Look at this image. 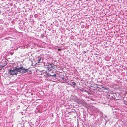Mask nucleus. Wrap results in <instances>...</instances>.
I'll list each match as a JSON object with an SVG mask.
<instances>
[{
	"instance_id": "6e6552de",
	"label": "nucleus",
	"mask_w": 127,
	"mask_h": 127,
	"mask_svg": "<svg viewBox=\"0 0 127 127\" xmlns=\"http://www.w3.org/2000/svg\"><path fill=\"white\" fill-rule=\"evenodd\" d=\"M56 74H54L53 76L54 77H55L56 76Z\"/></svg>"
},
{
	"instance_id": "1a4fd4ad",
	"label": "nucleus",
	"mask_w": 127,
	"mask_h": 127,
	"mask_svg": "<svg viewBox=\"0 0 127 127\" xmlns=\"http://www.w3.org/2000/svg\"><path fill=\"white\" fill-rule=\"evenodd\" d=\"M61 49H58V51H61Z\"/></svg>"
},
{
	"instance_id": "423d86ee",
	"label": "nucleus",
	"mask_w": 127,
	"mask_h": 127,
	"mask_svg": "<svg viewBox=\"0 0 127 127\" xmlns=\"http://www.w3.org/2000/svg\"><path fill=\"white\" fill-rule=\"evenodd\" d=\"M72 84L73 85H76V83H75L74 82H73L72 83Z\"/></svg>"
},
{
	"instance_id": "f257e3e1",
	"label": "nucleus",
	"mask_w": 127,
	"mask_h": 127,
	"mask_svg": "<svg viewBox=\"0 0 127 127\" xmlns=\"http://www.w3.org/2000/svg\"><path fill=\"white\" fill-rule=\"evenodd\" d=\"M18 68H16L15 69H10L9 72L11 75H16L17 74V72H19Z\"/></svg>"
},
{
	"instance_id": "7ed1b4c3",
	"label": "nucleus",
	"mask_w": 127,
	"mask_h": 127,
	"mask_svg": "<svg viewBox=\"0 0 127 127\" xmlns=\"http://www.w3.org/2000/svg\"><path fill=\"white\" fill-rule=\"evenodd\" d=\"M56 68H57L56 65L52 64V69H56Z\"/></svg>"
},
{
	"instance_id": "9d476101",
	"label": "nucleus",
	"mask_w": 127,
	"mask_h": 127,
	"mask_svg": "<svg viewBox=\"0 0 127 127\" xmlns=\"http://www.w3.org/2000/svg\"><path fill=\"white\" fill-rule=\"evenodd\" d=\"M102 88H104V89H105V88H104V87H102Z\"/></svg>"
},
{
	"instance_id": "20e7f679",
	"label": "nucleus",
	"mask_w": 127,
	"mask_h": 127,
	"mask_svg": "<svg viewBox=\"0 0 127 127\" xmlns=\"http://www.w3.org/2000/svg\"><path fill=\"white\" fill-rule=\"evenodd\" d=\"M52 64H49L47 65V68L48 69H52Z\"/></svg>"
},
{
	"instance_id": "39448f33",
	"label": "nucleus",
	"mask_w": 127,
	"mask_h": 127,
	"mask_svg": "<svg viewBox=\"0 0 127 127\" xmlns=\"http://www.w3.org/2000/svg\"><path fill=\"white\" fill-rule=\"evenodd\" d=\"M27 72L28 73H31V71L29 69H27Z\"/></svg>"
},
{
	"instance_id": "f03ea898",
	"label": "nucleus",
	"mask_w": 127,
	"mask_h": 127,
	"mask_svg": "<svg viewBox=\"0 0 127 127\" xmlns=\"http://www.w3.org/2000/svg\"><path fill=\"white\" fill-rule=\"evenodd\" d=\"M19 72L21 73H26L27 72V69H25L23 67H21L20 68H18V69Z\"/></svg>"
},
{
	"instance_id": "9b49d317",
	"label": "nucleus",
	"mask_w": 127,
	"mask_h": 127,
	"mask_svg": "<svg viewBox=\"0 0 127 127\" xmlns=\"http://www.w3.org/2000/svg\"><path fill=\"white\" fill-rule=\"evenodd\" d=\"M70 85H71V84H70Z\"/></svg>"
},
{
	"instance_id": "0eeeda50",
	"label": "nucleus",
	"mask_w": 127,
	"mask_h": 127,
	"mask_svg": "<svg viewBox=\"0 0 127 127\" xmlns=\"http://www.w3.org/2000/svg\"><path fill=\"white\" fill-rule=\"evenodd\" d=\"M62 79L63 80V82H66V81L64 80V77H62Z\"/></svg>"
}]
</instances>
